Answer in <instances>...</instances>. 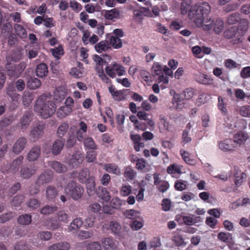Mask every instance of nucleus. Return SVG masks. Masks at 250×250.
Listing matches in <instances>:
<instances>
[{
	"instance_id": "nucleus-48",
	"label": "nucleus",
	"mask_w": 250,
	"mask_h": 250,
	"mask_svg": "<svg viewBox=\"0 0 250 250\" xmlns=\"http://www.w3.org/2000/svg\"><path fill=\"white\" fill-rule=\"evenodd\" d=\"M68 127L69 125L66 122L63 123L61 125H60L58 128L57 132L58 136L60 138H62V137L67 132Z\"/></svg>"
},
{
	"instance_id": "nucleus-63",
	"label": "nucleus",
	"mask_w": 250,
	"mask_h": 250,
	"mask_svg": "<svg viewBox=\"0 0 250 250\" xmlns=\"http://www.w3.org/2000/svg\"><path fill=\"white\" fill-rule=\"evenodd\" d=\"M69 4L70 7L75 12H79L82 9V5L75 0H70Z\"/></svg>"
},
{
	"instance_id": "nucleus-26",
	"label": "nucleus",
	"mask_w": 250,
	"mask_h": 250,
	"mask_svg": "<svg viewBox=\"0 0 250 250\" xmlns=\"http://www.w3.org/2000/svg\"><path fill=\"white\" fill-rule=\"evenodd\" d=\"M31 121V118L29 113H26L22 115L19 125L23 131L28 127Z\"/></svg>"
},
{
	"instance_id": "nucleus-5",
	"label": "nucleus",
	"mask_w": 250,
	"mask_h": 250,
	"mask_svg": "<svg viewBox=\"0 0 250 250\" xmlns=\"http://www.w3.org/2000/svg\"><path fill=\"white\" fill-rule=\"evenodd\" d=\"M194 90L193 88H186L181 94H175L173 95L175 102H173V106L176 109H181L183 107L185 100H189L194 95Z\"/></svg>"
},
{
	"instance_id": "nucleus-37",
	"label": "nucleus",
	"mask_w": 250,
	"mask_h": 250,
	"mask_svg": "<svg viewBox=\"0 0 250 250\" xmlns=\"http://www.w3.org/2000/svg\"><path fill=\"white\" fill-rule=\"evenodd\" d=\"M126 201L121 199L118 197H113L110 202V205L112 208L119 209L122 206L125 205Z\"/></svg>"
},
{
	"instance_id": "nucleus-53",
	"label": "nucleus",
	"mask_w": 250,
	"mask_h": 250,
	"mask_svg": "<svg viewBox=\"0 0 250 250\" xmlns=\"http://www.w3.org/2000/svg\"><path fill=\"white\" fill-rule=\"evenodd\" d=\"M82 224L83 221L81 218H77L75 219L71 223L70 226L69 227V229L70 230H77L82 226Z\"/></svg>"
},
{
	"instance_id": "nucleus-36",
	"label": "nucleus",
	"mask_w": 250,
	"mask_h": 250,
	"mask_svg": "<svg viewBox=\"0 0 250 250\" xmlns=\"http://www.w3.org/2000/svg\"><path fill=\"white\" fill-rule=\"evenodd\" d=\"M83 145L87 149L96 150L98 146L94 140L91 137H86L83 140Z\"/></svg>"
},
{
	"instance_id": "nucleus-54",
	"label": "nucleus",
	"mask_w": 250,
	"mask_h": 250,
	"mask_svg": "<svg viewBox=\"0 0 250 250\" xmlns=\"http://www.w3.org/2000/svg\"><path fill=\"white\" fill-rule=\"evenodd\" d=\"M33 100V95L29 92L25 91L22 96V103L24 106H28Z\"/></svg>"
},
{
	"instance_id": "nucleus-57",
	"label": "nucleus",
	"mask_w": 250,
	"mask_h": 250,
	"mask_svg": "<svg viewBox=\"0 0 250 250\" xmlns=\"http://www.w3.org/2000/svg\"><path fill=\"white\" fill-rule=\"evenodd\" d=\"M57 220L59 222L67 223L68 221V215L64 211H60L58 213Z\"/></svg>"
},
{
	"instance_id": "nucleus-44",
	"label": "nucleus",
	"mask_w": 250,
	"mask_h": 250,
	"mask_svg": "<svg viewBox=\"0 0 250 250\" xmlns=\"http://www.w3.org/2000/svg\"><path fill=\"white\" fill-rule=\"evenodd\" d=\"M213 31L216 34H220L224 28L223 21L220 19H217L215 21H213Z\"/></svg>"
},
{
	"instance_id": "nucleus-55",
	"label": "nucleus",
	"mask_w": 250,
	"mask_h": 250,
	"mask_svg": "<svg viewBox=\"0 0 250 250\" xmlns=\"http://www.w3.org/2000/svg\"><path fill=\"white\" fill-rule=\"evenodd\" d=\"M16 215V213L13 212L6 213L0 215V223H4L7 221L13 218Z\"/></svg>"
},
{
	"instance_id": "nucleus-25",
	"label": "nucleus",
	"mask_w": 250,
	"mask_h": 250,
	"mask_svg": "<svg viewBox=\"0 0 250 250\" xmlns=\"http://www.w3.org/2000/svg\"><path fill=\"white\" fill-rule=\"evenodd\" d=\"M48 73L47 65L44 63H41L37 66L36 69V75L40 78H43Z\"/></svg>"
},
{
	"instance_id": "nucleus-41",
	"label": "nucleus",
	"mask_w": 250,
	"mask_h": 250,
	"mask_svg": "<svg viewBox=\"0 0 250 250\" xmlns=\"http://www.w3.org/2000/svg\"><path fill=\"white\" fill-rule=\"evenodd\" d=\"M18 223L22 225H29L32 222V216L30 214L20 215L17 219Z\"/></svg>"
},
{
	"instance_id": "nucleus-16",
	"label": "nucleus",
	"mask_w": 250,
	"mask_h": 250,
	"mask_svg": "<svg viewBox=\"0 0 250 250\" xmlns=\"http://www.w3.org/2000/svg\"><path fill=\"white\" fill-rule=\"evenodd\" d=\"M96 192L98 197L101 199L103 202L108 203L110 200V194L106 188L99 186L96 190Z\"/></svg>"
},
{
	"instance_id": "nucleus-33",
	"label": "nucleus",
	"mask_w": 250,
	"mask_h": 250,
	"mask_svg": "<svg viewBox=\"0 0 250 250\" xmlns=\"http://www.w3.org/2000/svg\"><path fill=\"white\" fill-rule=\"evenodd\" d=\"M70 245L66 242H61L54 244L49 247V250H68Z\"/></svg>"
},
{
	"instance_id": "nucleus-15",
	"label": "nucleus",
	"mask_w": 250,
	"mask_h": 250,
	"mask_svg": "<svg viewBox=\"0 0 250 250\" xmlns=\"http://www.w3.org/2000/svg\"><path fill=\"white\" fill-rule=\"evenodd\" d=\"M27 144V139L23 137L19 138L13 146V152L15 154H19L25 148Z\"/></svg>"
},
{
	"instance_id": "nucleus-22",
	"label": "nucleus",
	"mask_w": 250,
	"mask_h": 250,
	"mask_svg": "<svg viewBox=\"0 0 250 250\" xmlns=\"http://www.w3.org/2000/svg\"><path fill=\"white\" fill-rule=\"evenodd\" d=\"M23 158H24L22 156H20L13 160L10 165L8 171L9 173L12 172L13 173L17 172L19 169L20 167L21 166L23 162Z\"/></svg>"
},
{
	"instance_id": "nucleus-13",
	"label": "nucleus",
	"mask_w": 250,
	"mask_h": 250,
	"mask_svg": "<svg viewBox=\"0 0 250 250\" xmlns=\"http://www.w3.org/2000/svg\"><path fill=\"white\" fill-rule=\"evenodd\" d=\"M53 177V172L47 170L42 172L38 178L36 184L42 185L51 182Z\"/></svg>"
},
{
	"instance_id": "nucleus-42",
	"label": "nucleus",
	"mask_w": 250,
	"mask_h": 250,
	"mask_svg": "<svg viewBox=\"0 0 250 250\" xmlns=\"http://www.w3.org/2000/svg\"><path fill=\"white\" fill-rule=\"evenodd\" d=\"M14 28L16 34L21 38H24L27 36L26 30L24 27L18 23L14 25Z\"/></svg>"
},
{
	"instance_id": "nucleus-2",
	"label": "nucleus",
	"mask_w": 250,
	"mask_h": 250,
	"mask_svg": "<svg viewBox=\"0 0 250 250\" xmlns=\"http://www.w3.org/2000/svg\"><path fill=\"white\" fill-rule=\"evenodd\" d=\"M151 71L154 77L158 76L157 81L158 83H163V84H167L168 77L172 75V70L167 66H162L159 62H155L153 63Z\"/></svg>"
},
{
	"instance_id": "nucleus-18",
	"label": "nucleus",
	"mask_w": 250,
	"mask_h": 250,
	"mask_svg": "<svg viewBox=\"0 0 250 250\" xmlns=\"http://www.w3.org/2000/svg\"><path fill=\"white\" fill-rule=\"evenodd\" d=\"M65 143V139L60 138L54 141L52 147V152L54 155L59 154L63 148Z\"/></svg>"
},
{
	"instance_id": "nucleus-1",
	"label": "nucleus",
	"mask_w": 250,
	"mask_h": 250,
	"mask_svg": "<svg viewBox=\"0 0 250 250\" xmlns=\"http://www.w3.org/2000/svg\"><path fill=\"white\" fill-rule=\"evenodd\" d=\"M46 97L44 95H41L37 100L35 106V110L44 119L50 117L56 110L55 103L47 100Z\"/></svg>"
},
{
	"instance_id": "nucleus-59",
	"label": "nucleus",
	"mask_w": 250,
	"mask_h": 250,
	"mask_svg": "<svg viewBox=\"0 0 250 250\" xmlns=\"http://www.w3.org/2000/svg\"><path fill=\"white\" fill-rule=\"evenodd\" d=\"M124 175L127 180H132L134 178L136 175V173L134 172L133 169L128 167L125 169Z\"/></svg>"
},
{
	"instance_id": "nucleus-28",
	"label": "nucleus",
	"mask_w": 250,
	"mask_h": 250,
	"mask_svg": "<svg viewBox=\"0 0 250 250\" xmlns=\"http://www.w3.org/2000/svg\"><path fill=\"white\" fill-rule=\"evenodd\" d=\"M104 169L108 173H113L117 175L121 174L119 167L115 164H105L104 166Z\"/></svg>"
},
{
	"instance_id": "nucleus-4",
	"label": "nucleus",
	"mask_w": 250,
	"mask_h": 250,
	"mask_svg": "<svg viewBox=\"0 0 250 250\" xmlns=\"http://www.w3.org/2000/svg\"><path fill=\"white\" fill-rule=\"evenodd\" d=\"M210 12V7L206 2H202L193 7L188 11V17L191 20H194L196 15L199 14L202 18L207 17Z\"/></svg>"
},
{
	"instance_id": "nucleus-64",
	"label": "nucleus",
	"mask_w": 250,
	"mask_h": 250,
	"mask_svg": "<svg viewBox=\"0 0 250 250\" xmlns=\"http://www.w3.org/2000/svg\"><path fill=\"white\" fill-rule=\"evenodd\" d=\"M241 115L250 118V106L245 105L242 106L239 110Z\"/></svg>"
},
{
	"instance_id": "nucleus-43",
	"label": "nucleus",
	"mask_w": 250,
	"mask_h": 250,
	"mask_svg": "<svg viewBox=\"0 0 250 250\" xmlns=\"http://www.w3.org/2000/svg\"><path fill=\"white\" fill-rule=\"evenodd\" d=\"M109 41L110 46L112 45L114 48L119 49L121 48L123 45L122 40L113 35L110 37Z\"/></svg>"
},
{
	"instance_id": "nucleus-20",
	"label": "nucleus",
	"mask_w": 250,
	"mask_h": 250,
	"mask_svg": "<svg viewBox=\"0 0 250 250\" xmlns=\"http://www.w3.org/2000/svg\"><path fill=\"white\" fill-rule=\"evenodd\" d=\"M218 146L220 149L224 152L232 151L234 150L232 141L230 139H226L222 141L218 142Z\"/></svg>"
},
{
	"instance_id": "nucleus-56",
	"label": "nucleus",
	"mask_w": 250,
	"mask_h": 250,
	"mask_svg": "<svg viewBox=\"0 0 250 250\" xmlns=\"http://www.w3.org/2000/svg\"><path fill=\"white\" fill-rule=\"evenodd\" d=\"M24 200V196L23 195H17L13 198L11 203V205L15 207H19L21 206Z\"/></svg>"
},
{
	"instance_id": "nucleus-38",
	"label": "nucleus",
	"mask_w": 250,
	"mask_h": 250,
	"mask_svg": "<svg viewBox=\"0 0 250 250\" xmlns=\"http://www.w3.org/2000/svg\"><path fill=\"white\" fill-rule=\"evenodd\" d=\"M91 177H93V176L90 175L89 169L84 168L82 169L79 173L78 180L80 183H84Z\"/></svg>"
},
{
	"instance_id": "nucleus-47",
	"label": "nucleus",
	"mask_w": 250,
	"mask_h": 250,
	"mask_svg": "<svg viewBox=\"0 0 250 250\" xmlns=\"http://www.w3.org/2000/svg\"><path fill=\"white\" fill-rule=\"evenodd\" d=\"M58 208L55 206L46 205L41 208L40 212L43 215H49L56 211Z\"/></svg>"
},
{
	"instance_id": "nucleus-34",
	"label": "nucleus",
	"mask_w": 250,
	"mask_h": 250,
	"mask_svg": "<svg viewBox=\"0 0 250 250\" xmlns=\"http://www.w3.org/2000/svg\"><path fill=\"white\" fill-rule=\"evenodd\" d=\"M248 139V135L246 133L240 131L234 136V142L241 145L244 144Z\"/></svg>"
},
{
	"instance_id": "nucleus-12",
	"label": "nucleus",
	"mask_w": 250,
	"mask_h": 250,
	"mask_svg": "<svg viewBox=\"0 0 250 250\" xmlns=\"http://www.w3.org/2000/svg\"><path fill=\"white\" fill-rule=\"evenodd\" d=\"M83 159V154L80 151H76L70 159L68 165L72 168H77L82 163Z\"/></svg>"
},
{
	"instance_id": "nucleus-27",
	"label": "nucleus",
	"mask_w": 250,
	"mask_h": 250,
	"mask_svg": "<svg viewBox=\"0 0 250 250\" xmlns=\"http://www.w3.org/2000/svg\"><path fill=\"white\" fill-rule=\"evenodd\" d=\"M49 166L59 173H64L67 170L66 166L56 161L52 162Z\"/></svg>"
},
{
	"instance_id": "nucleus-7",
	"label": "nucleus",
	"mask_w": 250,
	"mask_h": 250,
	"mask_svg": "<svg viewBox=\"0 0 250 250\" xmlns=\"http://www.w3.org/2000/svg\"><path fill=\"white\" fill-rule=\"evenodd\" d=\"M105 72L109 77L114 78L116 77V75L119 76L124 75L125 71V67L122 65L114 62L106 67Z\"/></svg>"
},
{
	"instance_id": "nucleus-9",
	"label": "nucleus",
	"mask_w": 250,
	"mask_h": 250,
	"mask_svg": "<svg viewBox=\"0 0 250 250\" xmlns=\"http://www.w3.org/2000/svg\"><path fill=\"white\" fill-rule=\"evenodd\" d=\"M5 67L7 75L10 77L18 78L23 71L21 64L16 65L13 63H7Z\"/></svg>"
},
{
	"instance_id": "nucleus-32",
	"label": "nucleus",
	"mask_w": 250,
	"mask_h": 250,
	"mask_svg": "<svg viewBox=\"0 0 250 250\" xmlns=\"http://www.w3.org/2000/svg\"><path fill=\"white\" fill-rule=\"evenodd\" d=\"M72 111L71 107L62 106L57 111L56 114L58 118H63L68 116Z\"/></svg>"
},
{
	"instance_id": "nucleus-49",
	"label": "nucleus",
	"mask_w": 250,
	"mask_h": 250,
	"mask_svg": "<svg viewBox=\"0 0 250 250\" xmlns=\"http://www.w3.org/2000/svg\"><path fill=\"white\" fill-rule=\"evenodd\" d=\"M40 201L36 198H31L26 203L27 206L30 208V210L37 209L40 206Z\"/></svg>"
},
{
	"instance_id": "nucleus-23",
	"label": "nucleus",
	"mask_w": 250,
	"mask_h": 250,
	"mask_svg": "<svg viewBox=\"0 0 250 250\" xmlns=\"http://www.w3.org/2000/svg\"><path fill=\"white\" fill-rule=\"evenodd\" d=\"M58 194V190L54 186H49L46 188L45 197L48 201H53Z\"/></svg>"
},
{
	"instance_id": "nucleus-61",
	"label": "nucleus",
	"mask_w": 250,
	"mask_h": 250,
	"mask_svg": "<svg viewBox=\"0 0 250 250\" xmlns=\"http://www.w3.org/2000/svg\"><path fill=\"white\" fill-rule=\"evenodd\" d=\"M30 247L27 245L26 242L21 241L17 243L14 247V250H30Z\"/></svg>"
},
{
	"instance_id": "nucleus-40",
	"label": "nucleus",
	"mask_w": 250,
	"mask_h": 250,
	"mask_svg": "<svg viewBox=\"0 0 250 250\" xmlns=\"http://www.w3.org/2000/svg\"><path fill=\"white\" fill-rule=\"evenodd\" d=\"M27 87L30 89H36L41 85L40 80L35 77H31L27 82Z\"/></svg>"
},
{
	"instance_id": "nucleus-6",
	"label": "nucleus",
	"mask_w": 250,
	"mask_h": 250,
	"mask_svg": "<svg viewBox=\"0 0 250 250\" xmlns=\"http://www.w3.org/2000/svg\"><path fill=\"white\" fill-rule=\"evenodd\" d=\"M224 37L228 39H231V42L233 44H238L242 42V37L243 32L239 30L238 26H233L228 28L224 33Z\"/></svg>"
},
{
	"instance_id": "nucleus-3",
	"label": "nucleus",
	"mask_w": 250,
	"mask_h": 250,
	"mask_svg": "<svg viewBox=\"0 0 250 250\" xmlns=\"http://www.w3.org/2000/svg\"><path fill=\"white\" fill-rule=\"evenodd\" d=\"M64 192L66 195L70 196L74 200H77L82 197L84 189L83 187L73 180L67 184Z\"/></svg>"
},
{
	"instance_id": "nucleus-17",
	"label": "nucleus",
	"mask_w": 250,
	"mask_h": 250,
	"mask_svg": "<svg viewBox=\"0 0 250 250\" xmlns=\"http://www.w3.org/2000/svg\"><path fill=\"white\" fill-rule=\"evenodd\" d=\"M36 168L34 166L23 167L20 171L21 176L24 179H29L36 173Z\"/></svg>"
},
{
	"instance_id": "nucleus-30",
	"label": "nucleus",
	"mask_w": 250,
	"mask_h": 250,
	"mask_svg": "<svg viewBox=\"0 0 250 250\" xmlns=\"http://www.w3.org/2000/svg\"><path fill=\"white\" fill-rule=\"evenodd\" d=\"M87 192L89 195H92L95 190V182L94 176L89 178L85 182Z\"/></svg>"
},
{
	"instance_id": "nucleus-39",
	"label": "nucleus",
	"mask_w": 250,
	"mask_h": 250,
	"mask_svg": "<svg viewBox=\"0 0 250 250\" xmlns=\"http://www.w3.org/2000/svg\"><path fill=\"white\" fill-rule=\"evenodd\" d=\"M137 117L141 120L146 121L147 124L151 127H153L155 125V123L152 119L147 118L148 114L144 111H140L137 112Z\"/></svg>"
},
{
	"instance_id": "nucleus-8",
	"label": "nucleus",
	"mask_w": 250,
	"mask_h": 250,
	"mask_svg": "<svg viewBox=\"0 0 250 250\" xmlns=\"http://www.w3.org/2000/svg\"><path fill=\"white\" fill-rule=\"evenodd\" d=\"M197 17L194 20L195 23L198 27H202L204 30L208 31L213 27V21L210 18L205 17L202 18L199 14L196 15Z\"/></svg>"
},
{
	"instance_id": "nucleus-58",
	"label": "nucleus",
	"mask_w": 250,
	"mask_h": 250,
	"mask_svg": "<svg viewBox=\"0 0 250 250\" xmlns=\"http://www.w3.org/2000/svg\"><path fill=\"white\" fill-rule=\"evenodd\" d=\"M86 250H101L102 246L98 242H91L86 245Z\"/></svg>"
},
{
	"instance_id": "nucleus-31",
	"label": "nucleus",
	"mask_w": 250,
	"mask_h": 250,
	"mask_svg": "<svg viewBox=\"0 0 250 250\" xmlns=\"http://www.w3.org/2000/svg\"><path fill=\"white\" fill-rule=\"evenodd\" d=\"M110 48L109 42L107 40L101 41L95 45V50L99 53L106 51Z\"/></svg>"
},
{
	"instance_id": "nucleus-10",
	"label": "nucleus",
	"mask_w": 250,
	"mask_h": 250,
	"mask_svg": "<svg viewBox=\"0 0 250 250\" xmlns=\"http://www.w3.org/2000/svg\"><path fill=\"white\" fill-rule=\"evenodd\" d=\"M44 125L43 124H39L32 127L30 137L33 141H37L44 133Z\"/></svg>"
},
{
	"instance_id": "nucleus-51",
	"label": "nucleus",
	"mask_w": 250,
	"mask_h": 250,
	"mask_svg": "<svg viewBox=\"0 0 250 250\" xmlns=\"http://www.w3.org/2000/svg\"><path fill=\"white\" fill-rule=\"evenodd\" d=\"M140 212L133 209H127L124 212L125 216L130 219H135L139 217Z\"/></svg>"
},
{
	"instance_id": "nucleus-19",
	"label": "nucleus",
	"mask_w": 250,
	"mask_h": 250,
	"mask_svg": "<svg viewBox=\"0 0 250 250\" xmlns=\"http://www.w3.org/2000/svg\"><path fill=\"white\" fill-rule=\"evenodd\" d=\"M194 79L198 83L205 85L212 83L213 80L210 76L200 72L195 74Z\"/></svg>"
},
{
	"instance_id": "nucleus-24",
	"label": "nucleus",
	"mask_w": 250,
	"mask_h": 250,
	"mask_svg": "<svg viewBox=\"0 0 250 250\" xmlns=\"http://www.w3.org/2000/svg\"><path fill=\"white\" fill-rule=\"evenodd\" d=\"M104 248L105 250H115L117 245L115 241L112 238H105L102 241Z\"/></svg>"
},
{
	"instance_id": "nucleus-45",
	"label": "nucleus",
	"mask_w": 250,
	"mask_h": 250,
	"mask_svg": "<svg viewBox=\"0 0 250 250\" xmlns=\"http://www.w3.org/2000/svg\"><path fill=\"white\" fill-rule=\"evenodd\" d=\"M200 217H196L192 215H190L188 216H184V218H183V220H184V223L187 225H192L196 223H197L199 220Z\"/></svg>"
},
{
	"instance_id": "nucleus-35",
	"label": "nucleus",
	"mask_w": 250,
	"mask_h": 250,
	"mask_svg": "<svg viewBox=\"0 0 250 250\" xmlns=\"http://www.w3.org/2000/svg\"><path fill=\"white\" fill-rule=\"evenodd\" d=\"M218 239L227 244H233V241L232 235L229 232H221L218 234Z\"/></svg>"
},
{
	"instance_id": "nucleus-46",
	"label": "nucleus",
	"mask_w": 250,
	"mask_h": 250,
	"mask_svg": "<svg viewBox=\"0 0 250 250\" xmlns=\"http://www.w3.org/2000/svg\"><path fill=\"white\" fill-rule=\"evenodd\" d=\"M119 11L115 8L106 11L104 15L105 18L109 20H112L113 19H119Z\"/></svg>"
},
{
	"instance_id": "nucleus-29",
	"label": "nucleus",
	"mask_w": 250,
	"mask_h": 250,
	"mask_svg": "<svg viewBox=\"0 0 250 250\" xmlns=\"http://www.w3.org/2000/svg\"><path fill=\"white\" fill-rule=\"evenodd\" d=\"M180 153L182 159L186 164L190 165H194L196 164V160L191 158L190 154L187 151L181 149Z\"/></svg>"
},
{
	"instance_id": "nucleus-21",
	"label": "nucleus",
	"mask_w": 250,
	"mask_h": 250,
	"mask_svg": "<svg viewBox=\"0 0 250 250\" xmlns=\"http://www.w3.org/2000/svg\"><path fill=\"white\" fill-rule=\"evenodd\" d=\"M41 155V146H36L33 147L27 154V159L29 161H35L38 159Z\"/></svg>"
},
{
	"instance_id": "nucleus-52",
	"label": "nucleus",
	"mask_w": 250,
	"mask_h": 250,
	"mask_svg": "<svg viewBox=\"0 0 250 250\" xmlns=\"http://www.w3.org/2000/svg\"><path fill=\"white\" fill-rule=\"evenodd\" d=\"M224 65L228 69H232L236 68H240V64L237 63L235 61L232 59H227L224 62Z\"/></svg>"
},
{
	"instance_id": "nucleus-14",
	"label": "nucleus",
	"mask_w": 250,
	"mask_h": 250,
	"mask_svg": "<svg viewBox=\"0 0 250 250\" xmlns=\"http://www.w3.org/2000/svg\"><path fill=\"white\" fill-rule=\"evenodd\" d=\"M6 94L13 102L17 103L20 95L16 92L15 87L13 83H10L6 88Z\"/></svg>"
},
{
	"instance_id": "nucleus-50",
	"label": "nucleus",
	"mask_w": 250,
	"mask_h": 250,
	"mask_svg": "<svg viewBox=\"0 0 250 250\" xmlns=\"http://www.w3.org/2000/svg\"><path fill=\"white\" fill-rule=\"evenodd\" d=\"M132 191V187L129 184H123L120 189V194L122 196H127Z\"/></svg>"
},
{
	"instance_id": "nucleus-11",
	"label": "nucleus",
	"mask_w": 250,
	"mask_h": 250,
	"mask_svg": "<svg viewBox=\"0 0 250 250\" xmlns=\"http://www.w3.org/2000/svg\"><path fill=\"white\" fill-rule=\"evenodd\" d=\"M108 90L115 101H122L126 99L125 92L128 91V89L118 90L116 89L114 85H111L108 87Z\"/></svg>"
},
{
	"instance_id": "nucleus-60",
	"label": "nucleus",
	"mask_w": 250,
	"mask_h": 250,
	"mask_svg": "<svg viewBox=\"0 0 250 250\" xmlns=\"http://www.w3.org/2000/svg\"><path fill=\"white\" fill-rule=\"evenodd\" d=\"M249 27V21L248 20L246 19H242L240 20V22L239 23V26L238 28H239V30L241 32H243V35L245 34L246 32L248 29Z\"/></svg>"
},
{
	"instance_id": "nucleus-62",
	"label": "nucleus",
	"mask_w": 250,
	"mask_h": 250,
	"mask_svg": "<svg viewBox=\"0 0 250 250\" xmlns=\"http://www.w3.org/2000/svg\"><path fill=\"white\" fill-rule=\"evenodd\" d=\"M186 172V169L181 165L174 164H173V174L177 173L181 174Z\"/></svg>"
}]
</instances>
